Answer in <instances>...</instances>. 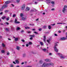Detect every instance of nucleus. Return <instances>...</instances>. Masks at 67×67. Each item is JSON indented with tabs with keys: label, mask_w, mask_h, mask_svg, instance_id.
<instances>
[{
	"label": "nucleus",
	"mask_w": 67,
	"mask_h": 67,
	"mask_svg": "<svg viewBox=\"0 0 67 67\" xmlns=\"http://www.w3.org/2000/svg\"><path fill=\"white\" fill-rule=\"evenodd\" d=\"M47 65H48V66L52 65V66H54V64L52 63H44L42 66V67H45V66H47Z\"/></svg>",
	"instance_id": "1"
},
{
	"label": "nucleus",
	"mask_w": 67,
	"mask_h": 67,
	"mask_svg": "<svg viewBox=\"0 0 67 67\" xmlns=\"http://www.w3.org/2000/svg\"><path fill=\"white\" fill-rule=\"evenodd\" d=\"M8 7V5L7 4H5L3 5L2 7V8L0 9V12L1 11H2V10H3V9H4L6 8H7Z\"/></svg>",
	"instance_id": "2"
},
{
	"label": "nucleus",
	"mask_w": 67,
	"mask_h": 67,
	"mask_svg": "<svg viewBox=\"0 0 67 67\" xmlns=\"http://www.w3.org/2000/svg\"><path fill=\"white\" fill-rule=\"evenodd\" d=\"M57 54V55H59L60 58H65V57H66L65 55H64L62 54H60V53H58Z\"/></svg>",
	"instance_id": "3"
},
{
	"label": "nucleus",
	"mask_w": 67,
	"mask_h": 67,
	"mask_svg": "<svg viewBox=\"0 0 67 67\" xmlns=\"http://www.w3.org/2000/svg\"><path fill=\"white\" fill-rule=\"evenodd\" d=\"M25 8V5L24 4L23 5L21 6V10H24Z\"/></svg>",
	"instance_id": "4"
},
{
	"label": "nucleus",
	"mask_w": 67,
	"mask_h": 67,
	"mask_svg": "<svg viewBox=\"0 0 67 67\" xmlns=\"http://www.w3.org/2000/svg\"><path fill=\"white\" fill-rule=\"evenodd\" d=\"M17 21V19H15L14 21L15 23V24H19V23H20V22Z\"/></svg>",
	"instance_id": "5"
},
{
	"label": "nucleus",
	"mask_w": 67,
	"mask_h": 67,
	"mask_svg": "<svg viewBox=\"0 0 67 67\" xmlns=\"http://www.w3.org/2000/svg\"><path fill=\"white\" fill-rule=\"evenodd\" d=\"M11 2L10 1H7L5 2V4H9V3H10Z\"/></svg>",
	"instance_id": "6"
},
{
	"label": "nucleus",
	"mask_w": 67,
	"mask_h": 67,
	"mask_svg": "<svg viewBox=\"0 0 67 67\" xmlns=\"http://www.w3.org/2000/svg\"><path fill=\"white\" fill-rule=\"evenodd\" d=\"M61 39L62 40H66L67 39V38H66L63 37L61 38Z\"/></svg>",
	"instance_id": "7"
},
{
	"label": "nucleus",
	"mask_w": 67,
	"mask_h": 67,
	"mask_svg": "<svg viewBox=\"0 0 67 67\" xmlns=\"http://www.w3.org/2000/svg\"><path fill=\"white\" fill-rule=\"evenodd\" d=\"M54 48V50L56 52H58V49L57 48H56V47H55Z\"/></svg>",
	"instance_id": "8"
},
{
	"label": "nucleus",
	"mask_w": 67,
	"mask_h": 67,
	"mask_svg": "<svg viewBox=\"0 0 67 67\" xmlns=\"http://www.w3.org/2000/svg\"><path fill=\"white\" fill-rule=\"evenodd\" d=\"M45 60L46 62H50V60L48 59H45Z\"/></svg>",
	"instance_id": "9"
},
{
	"label": "nucleus",
	"mask_w": 67,
	"mask_h": 67,
	"mask_svg": "<svg viewBox=\"0 0 67 67\" xmlns=\"http://www.w3.org/2000/svg\"><path fill=\"white\" fill-rule=\"evenodd\" d=\"M66 11V9L65 8H63V10H62V11L63 13H65V11Z\"/></svg>",
	"instance_id": "10"
},
{
	"label": "nucleus",
	"mask_w": 67,
	"mask_h": 67,
	"mask_svg": "<svg viewBox=\"0 0 67 67\" xmlns=\"http://www.w3.org/2000/svg\"><path fill=\"white\" fill-rule=\"evenodd\" d=\"M30 10V8H29V7H27L26 8V11H29Z\"/></svg>",
	"instance_id": "11"
},
{
	"label": "nucleus",
	"mask_w": 67,
	"mask_h": 67,
	"mask_svg": "<svg viewBox=\"0 0 67 67\" xmlns=\"http://www.w3.org/2000/svg\"><path fill=\"white\" fill-rule=\"evenodd\" d=\"M16 49L17 50L19 51V50L20 49V47L17 46L16 48Z\"/></svg>",
	"instance_id": "12"
},
{
	"label": "nucleus",
	"mask_w": 67,
	"mask_h": 67,
	"mask_svg": "<svg viewBox=\"0 0 67 67\" xmlns=\"http://www.w3.org/2000/svg\"><path fill=\"white\" fill-rule=\"evenodd\" d=\"M2 46L3 47H5V45L3 43H2Z\"/></svg>",
	"instance_id": "13"
},
{
	"label": "nucleus",
	"mask_w": 67,
	"mask_h": 67,
	"mask_svg": "<svg viewBox=\"0 0 67 67\" xmlns=\"http://www.w3.org/2000/svg\"><path fill=\"white\" fill-rule=\"evenodd\" d=\"M5 18H6V16H3L2 18V19L3 20H4V19H5Z\"/></svg>",
	"instance_id": "14"
},
{
	"label": "nucleus",
	"mask_w": 67,
	"mask_h": 67,
	"mask_svg": "<svg viewBox=\"0 0 67 67\" xmlns=\"http://www.w3.org/2000/svg\"><path fill=\"white\" fill-rule=\"evenodd\" d=\"M58 46L57 44L55 43L54 45V48H55V47H56V46Z\"/></svg>",
	"instance_id": "15"
},
{
	"label": "nucleus",
	"mask_w": 67,
	"mask_h": 67,
	"mask_svg": "<svg viewBox=\"0 0 67 67\" xmlns=\"http://www.w3.org/2000/svg\"><path fill=\"white\" fill-rule=\"evenodd\" d=\"M15 62L17 64H19V61H18V60H15Z\"/></svg>",
	"instance_id": "16"
},
{
	"label": "nucleus",
	"mask_w": 67,
	"mask_h": 67,
	"mask_svg": "<svg viewBox=\"0 0 67 67\" xmlns=\"http://www.w3.org/2000/svg\"><path fill=\"white\" fill-rule=\"evenodd\" d=\"M18 40H19V38H15V41H18Z\"/></svg>",
	"instance_id": "17"
},
{
	"label": "nucleus",
	"mask_w": 67,
	"mask_h": 67,
	"mask_svg": "<svg viewBox=\"0 0 67 67\" xmlns=\"http://www.w3.org/2000/svg\"><path fill=\"white\" fill-rule=\"evenodd\" d=\"M29 36H31V37H35V35H30Z\"/></svg>",
	"instance_id": "18"
},
{
	"label": "nucleus",
	"mask_w": 67,
	"mask_h": 67,
	"mask_svg": "<svg viewBox=\"0 0 67 67\" xmlns=\"http://www.w3.org/2000/svg\"><path fill=\"white\" fill-rule=\"evenodd\" d=\"M11 28L12 31H14V27H11Z\"/></svg>",
	"instance_id": "19"
},
{
	"label": "nucleus",
	"mask_w": 67,
	"mask_h": 67,
	"mask_svg": "<svg viewBox=\"0 0 67 67\" xmlns=\"http://www.w3.org/2000/svg\"><path fill=\"white\" fill-rule=\"evenodd\" d=\"M26 18H24V17L22 18V19H23V20H26Z\"/></svg>",
	"instance_id": "20"
},
{
	"label": "nucleus",
	"mask_w": 67,
	"mask_h": 67,
	"mask_svg": "<svg viewBox=\"0 0 67 67\" xmlns=\"http://www.w3.org/2000/svg\"><path fill=\"white\" fill-rule=\"evenodd\" d=\"M26 56V54H24L23 55V57H25Z\"/></svg>",
	"instance_id": "21"
},
{
	"label": "nucleus",
	"mask_w": 67,
	"mask_h": 67,
	"mask_svg": "<svg viewBox=\"0 0 67 67\" xmlns=\"http://www.w3.org/2000/svg\"><path fill=\"white\" fill-rule=\"evenodd\" d=\"M30 28V27H28V26H27L26 27H25V29H29Z\"/></svg>",
	"instance_id": "22"
},
{
	"label": "nucleus",
	"mask_w": 67,
	"mask_h": 67,
	"mask_svg": "<svg viewBox=\"0 0 67 67\" xmlns=\"http://www.w3.org/2000/svg\"><path fill=\"white\" fill-rule=\"evenodd\" d=\"M34 9H32L31 10V12H34Z\"/></svg>",
	"instance_id": "23"
},
{
	"label": "nucleus",
	"mask_w": 67,
	"mask_h": 67,
	"mask_svg": "<svg viewBox=\"0 0 67 67\" xmlns=\"http://www.w3.org/2000/svg\"><path fill=\"white\" fill-rule=\"evenodd\" d=\"M1 52L2 53H4L5 52V51L4 50H2L1 51Z\"/></svg>",
	"instance_id": "24"
},
{
	"label": "nucleus",
	"mask_w": 67,
	"mask_h": 67,
	"mask_svg": "<svg viewBox=\"0 0 67 67\" xmlns=\"http://www.w3.org/2000/svg\"><path fill=\"white\" fill-rule=\"evenodd\" d=\"M20 16L21 17H22L23 16V14L21 13L20 14Z\"/></svg>",
	"instance_id": "25"
},
{
	"label": "nucleus",
	"mask_w": 67,
	"mask_h": 67,
	"mask_svg": "<svg viewBox=\"0 0 67 67\" xmlns=\"http://www.w3.org/2000/svg\"><path fill=\"white\" fill-rule=\"evenodd\" d=\"M32 43L31 42H29V45H32Z\"/></svg>",
	"instance_id": "26"
},
{
	"label": "nucleus",
	"mask_w": 67,
	"mask_h": 67,
	"mask_svg": "<svg viewBox=\"0 0 67 67\" xmlns=\"http://www.w3.org/2000/svg\"><path fill=\"white\" fill-rule=\"evenodd\" d=\"M40 44L41 45H44V44H43V43L42 42H40Z\"/></svg>",
	"instance_id": "27"
},
{
	"label": "nucleus",
	"mask_w": 67,
	"mask_h": 67,
	"mask_svg": "<svg viewBox=\"0 0 67 67\" xmlns=\"http://www.w3.org/2000/svg\"><path fill=\"white\" fill-rule=\"evenodd\" d=\"M51 3H52V4H55L54 2L53 1H52L51 2Z\"/></svg>",
	"instance_id": "28"
},
{
	"label": "nucleus",
	"mask_w": 67,
	"mask_h": 67,
	"mask_svg": "<svg viewBox=\"0 0 67 67\" xmlns=\"http://www.w3.org/2000/svg\"><path fill=\"white\" fill-rule=\"evenodd\" d=\"M43 27L44 29H46V27H47V26H44Z\"/></svg>",
	"instance_id": "29"
},
{
	"label": "nucleus",
	"mask_w": 67,
	"mask_h": 67,
	"mask_svg": "<svg viewBox=\"0 0 67 67\" xmlns=\"http://www.w3.org/2000/svg\"><path fill=\"white\" fill-rule=\"evenodd\" d=\"M9 19H10V18H9V17H8V18H6V20L7 21H8V20H9Z\"/></svg>",
	"instance_id": "30"
},
{
	"label": "nucleus",
	"mask_w": 67,
	"mask_h": 67,
	"mask_svg": "<svg viewBox=\"0 0 67 67\" xmlns=\"http://www.w3.org/2000/svg\"><path fill=\"white\" fill-rule=\"evenodd\" d=\"M46 50V49H42V51H44V52H45Z\"/></svg>",
	"instance_id": "31"
},
{
	"label": "nucleus",
	"mask_w": 67,
	"mask_h": 67,
	"mask_svg": "<svg viewBox=\"0 0 67 67\" xmlns=\"http://www.w3.org/2000/svg\"><path fill=\"white\" fill-rule=\"evenodd\" d=\"M48 28L49 29V30H50V29H51V26L49 25L48 26Z\"/></svg>",
	"instance_id": "32"
},
{
	"label": "nucleus",
	"mask_w": 67,
	"mask_h": 67,
	"mask_svg": "<svg viewBox=\"0 0 67 67\" xmlns=\"http://www.w3.org/2000/svg\"><path fill=\"white\" fill-rule=\"evenodd\" d=\"M20 29V28L19 27H17L16 28V29L17 30H19Z\"/></svg>",
	"instance_id": "33"
},
{
	"label": "nucleus",
	"mask_w": 67,
	"mask_h": 67,
	"mask_svg": "<svg viewBox=\"0 0 67 67\" xmlns=\"http://www.w3.org/2000/svg\"><path fill=\"white\" fill-rule=\"evenodd\" d=\"M43 63V61H40V64H42Z\"/></svg>",
	"instance_id": "34"
},
{
	"label": "nucleus",
	"mask_w": 67,
	"mask_h": 67,
	"mask_svg": "<svg viewBox=\"0 0 67 67\" xmlns=\"http://www.w3.org/2000/svg\"><path fill=\"white\" fill-rule=\"evenodd\" d=\"M5 24H7V25H9V23H7V22H5Z\"/></svg>",
	"instance_id": "35"
},
{
	"label": "nucleus",
	"mask_w": 67,
	"mask_h": 67,
	"mask_svg": "<svg viewBox=\"0 0 67 67\" xmlns=\"http://www.w3.org/2000/svg\"><path fill=\"white\" fill-rule=\"evenodd\" d=\"M21 41L22 42H25V41H24L23 39L21 40Z\"/></svg>",
	"instance_id": "36"
},
{
	"label": "nucleus",
	"mask_w": 67,
	"mask_h": 67,
	"mask_svg": "<svg viewBox=\"0 0 67 67\" xmlns=\"http://www.w3.org/2000/svg\"><path fill=\"white\" fill-rule=\"evenodd\" d=\"M51 3V1H49L47 2V4H48L49 3Z\"/></svg>",
	"instance_id": "37"
},
{
	"label": "nucleus",
	"mask_w": 67,
	"mask_h": 67,
	"mask_svg": "<svg viewBox=\"0 0 67 67\" xmlns=\"http://www.w3.org/2000/svg\"><path fill=\"white\" fill-rule=\"evenodd\" d=\"M56 25V24H55V23H54L53 24L51 25H52V26H54V25Z\"/></svg>",
	"instance_id": "38"
},
{
	"label": "nucleus",
	"mask_w": 67,
	"mask_h": 67,
	"mask_svg": "<svg viewBox=\"0 0 67 67\" xmlns=\"http://www.w3.org/2000/svg\"><path fill=\"white\" fill-rule=\"evenodd\" d=\"M47 41L48 43H49V41H50V40H47Z\"/></svg>",
	"instance_id": "39"
},
{
	"label": "nucleus",
	"mask_w": 67,
	"mask_h": 67,
	"mask_svg": "<svg viewBox=\"0 0 67 67\" xmlns=\"http://www.w3.org/2000/svg\"><path fill=\"white\" fill-rule=\"evenodd\" d=\"M34 33H35V34H38V33L36 32H34Z\"/></svg>",
	"instance_id": "40"
},
{
	"label": "nucleus",
	"mask_w": 67,
	"mask_h": 67,
	"mask_svg": "<svg viewBox=\"0 0 67 67\" xmlns=\"http://www.w3.org/2000/svg\"><path fill=\"white\" fill-rule=\"evenodd\" d=\"M17 2H20V0H16Z\"/></svg>",
	"instance_id": "41"
},
{
	"label": "nucleus",
	"mask_w": 67,
	"mask_h": 67,
	"mask_svg": "<svg viewBox=\"0 0 67 67\" xmlns=\"http://www.w3.org/2000/svg\"><path fill=\"white\" fill-rule=\"evenodd\" d=\"M64 9H65V8H67V6L66 5L64 6Z\"/></svg>",
	"instance_id": "42"
},
{
	"label": "nucleus",
	"mask_w": 67,
	"mask_h": 67,
	"mask_svg": "<svg viewBox=\"0 0 67 67\" xmlns=\"http://www.w3.org/2000/svg\"><path fill=\"white\" fill-rule=\"evenodd\" d=\"M37 10L35 9H34V12H36Z\"/></svg>",
	"instance_id": "43"
},
{
	"label": "nucleus",
	"mask_w": 67,
	"mask_h": 67,
	"mask_svg": "<svg viewBox=\"0 0 67 67\" xmlns=\"http://www.w3.org/2000/svg\"><path fill=\"white\" fill-rule=\"evenodd\" d=\"M6 31H9V29L7 28L6 29Z\"/></svg>",
	"instance_id": "44"
},
{
	"label": "nucleus",
	"mask_w": 67,
	"mask_h": 67,
	"mask_svg": "<svg viewBox=\"0 0 67 67\" xmlns=\"http://www.w3.org/2000/svg\"><path fill=\"white\" fill-rule=\"evenodd\" d=\"M3 14V12H2L1 13H0V15H1V14Z\"/></svg>",
	"instance_id": "45"
},
{
	"label": "nucleus",
	"mask_w": 67,
	"mask_h": 67,
	"mask_svg": "<svg viewBox=\"0 0 67 67\" xmlns=\"http://www.w3.org/2000/svg\"><path fill=\"white\" fill-rule=\"evenodd\" d=\"M15 16V14H14L13 15V17L14 18V17Z\"/></svg>",
	"instance_id": "46"
},
{
	"label": "nucleus",
	"mask_w": 67,
	"mask_h": 67,
	"mask_svg": "<svg viewBox=\"0 0 67 67\" xmlns=\"http://www.w3.org/2000/svg\"><path fill=\"white\" fill-rule=\"evenodd\" d=\"M10 66H11L10 67H13V65L12 64L10 65Z\"/></svg>",
	"instance_id": "47"
},
{
	"label": "nucleus",
	"mask_w": 67,
	"mask_h": 67,
	"mask_svg": "<svg viewBox=\"0 0 67 67\" xmlns=\"http://www.w3.org/2000/svg\"><path fill=\"white\" fill-rule=\"evenodd\" d=\"M15 0H11V1H10L11 2H14Z\"/></svg>",
	"instance_id": "48"
},
{
	"label": "nucleus",
	"mask_w": 67,
	"mask_h": 67,
	"mask_svg": "<svg viewBox=\"0 0 67 67\" xmlns=\"http://www.w3.org/2000/svg\"><path fill=\"white\" fill-rule=\"evenodd\" d=\"M30 39L31 40H33V37H30Z\"/></svg>",
	"instance_id": "49"
},
{
	"label": "nucleus",
	"mask_w": 67,
	"mask_h": 67,
	"mask_svg": "<svg viewBox=\"0 0 67 67\" xmlns=\"http://www.w3.org/2000/svg\"><path fill=\"white\" fill-rule=\"evenodd\" d=\"M55 10V9L54 8H52L51 9L52 11H53V10Z\"/></svg>",
	"instance_id": "50"
},
{
	"label": "nucleus",
	"mask_w": 67,
	"mask_h": 67,
	"mask_svg": "<svg viewBox=\"0 0 67 67\" xmlns=\"http://www.w3.org/2000/svg\"><path fill=\"white\" fill-rule=\"evenodd\" d=\"M0 25H3V23H0Z\"/></svg>",
	"instance_id": "51"
},
{
	"label": "nucleus",
	"mask_w": 67,
	"mask_h": 67,
	"mask_svg": "<svg viewBox=\"0 0 67 67\" xmlns=\"http://www.w3.org/2000/svg\"><path fill=\"white\" fill-rule=\"evenodd\" d=\"M29 46V44H26V47H28Z\"/></svg>",
	"instance_id": "52"
},
{
	"label": "nucleus",
	"mask_w": 67,
	"mask_h": 67,
	"mask_svg": "<svg viewBox=\"0 0 67 67\" xmlns=\"http://www.w3.org/2000/svg\"><path fill=\"white\" fill-rule=\"evenodd\" d=\"M55 36H58V35H57L56 34H54Z\"/></svg>",
	"instance_id": "53"
},
{
	"label": "nucleus",
	"mask_w": 67,
	"mask_h": 67,
	"mask_svg": "<svg viewBox=\"0 0 67 67\" xmlns=\"http://www.w3.org/2000/svg\"><path fill=\"white\" fill-rule=\"evenodd\" d=\"M46 38H44L43 39V40L44 42H45V40H46Z\"/></svg>",
	"instance_id": "54"
},
{
	"label": "nucleus",
	"mask_w": 67,
	"mask_h": 67,
	"mask_svg": "<svg viewBox=\"0 0 67 67\" xmlns=\"http://www.w3.org/2000/svg\"><path fill=\"white\" fill-rule=\"evenodd\" d=\"M23 32H24V31L22 30L21 31V33H23Z\"/></svg>",
	"instance_id": "55"
},
{
	"label": "nucleus",
	"mask_w": 67,
	"mask_h": 67,
	"mask_svg": "<svg viewBox=\"0 0 67 67\" xmlns=\"http://www.w3.org/2000/svg\"><path fill=\"white\" fill-rule=\"evenodd\" d=\"M27 33H31V31H28L27 32Z\"/></svg>",
	"instance_id": "56"
},
{
	"label": "nucleus",
	"mask_w": 67,
	"mask_h": 67,
	"mask_svg": "<svg viewBox=\"0 0 67 67\" xmlns=\"http://www.w3.org/2000/svg\"><path fill=\"white\" fill-rule=\"evenodd\" d=\"M38 30L40 31H41V29H38Z\"/></svg>",
	"instance_id": "57"
},
{
	"label": "nucleus",
	"mask_w": 67,
	"mask_h": 67,
	"mask_svg": "<svg viewBox=\"0 0 67 67\" xmlns=\"http://www.w3.org/2000/svg\"><path fill=\"white\" fill-rule=\"evenodd\" d=\"M8 10H5V13L7 12H8Z\"/></svg>",
	"instance_id": "58"
},
{
	"label": "nucleus",
	"mask_w": 67,
	"mask_h": 67,
	"mask_svg": "<svg viewBox=\"0 0 67 67\" xmlns=\"http://www.w3.org/2000/svg\"><path fill=\"white\" fill-rule=\"evenodd\" d=\"M35 3L36 4H37V2H35Z\"/></svg>",
	"instance_id": "59"
},
{
	"label": "nucleus",
	"mask_w": 67,
	"mask_h": 67,
	"mask_svg": "<svg viewBox=\"0 0 67 67\" xmlns=\"http://www.w3.org/2000/svg\"><path fill=\"white\" fill-rule=\"evenodd\" d=\"M13 63H14V64H16V63H15V62H14L13 61Z\"/></svg>",
	"instance_id": "60"
},
{
	"label": "nucleus",
	"mask_w": 67,
	"mask_h": 67,
	"mask_svg": "<svg viewBox=\"0 0 67 67\" xmlns=\"http://www.w3.org/2000/svg\"><path fill=\"white\" fill-rule=\"evenodd\" d=\"M38 18H37V19H36V21H38Z\"/></svg>",
	"instance_id": "61"
},
{
	"label": "nucleus",
	"mask_w": 67,
	"mask_h": 67,
	"mask_svg": "<svg viewBox=\"0 0 67 67\" xmlns=\"http://www.w3.org/2000/svg\"><path fill=\"white\" fill-rule=\"evenodd\" d=\"M58 32L59 33H61V31H58Z\"/></svg>",
	"instance_id": "62"
},
{
	"label": "nucleus",
	"mask_w": 67,
	"mask_h": 67,
	"mask_svg": "<svg viewBox=\"0 0 67 67\" xmlns=\"http://www.w3.org/2000/svg\"><path fill=\"white\" fill-rule=\"evenodd\" d=\"M63 32H65V30H64L63 31Z\"/></svg>",
	"instance_id": "63"
},
{
	"label": "nucleus",
	"mask_w": 67,
	"mask_h": 67,
	"mask_svg": "<svg viewBox=\"0 0 67 67\" xmlns=\"http://www.w3.org/2000/svg\"><path fill=\"white\" fill-rule=\"evenodd\" d=\"M11 5H12V6L13 7H14V4H11Z\"/></svg>",
	"instance_id": "64"
}]
</instances>
